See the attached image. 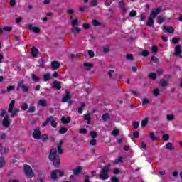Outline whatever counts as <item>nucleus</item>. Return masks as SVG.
I'll return each instance as SVG.
<instances>
[{
	"label": "nucleus",
	"instance_id": "6",
	"mask_svg": "<svg viewBox=\"0 0 182 182\" xmlns=\"http://www.w3.org/2000/svg\"><path fill=\"white\" fill-rule=\"evenodd\" d=\"M2 125L6 129H8V127H9V126H11V122L9 121V116L5 115V117L2 121Z\"/></svg>",
	"mask_w": 182,
	"mask_h": 182
},
{
	"label": "nucleus",
	"instance_id": "46",
	"mask_svg": "<svg viewBox=\"0 0 182 182\" xmlns=\"http://www.w3.org/2000/svg\"><path fill=\"white\" fill-rule=\"evenodd\" d=\"M151 59L154 63H159V58H157L156 56H151Z\"/></svg>",
	"mask_w": 182,
	"mask_h": 182
},
{
	"label": "nucleus",
	"instance_id": "49",
	"mask_svg": "<svg viewBox=\"0 0 182 182\" xmlns=\"http://www.w3.org/2000/svg\"><path fill=\"white\" fill-rule=\"evenodd\" d=\"M123 160V158L122 156H119L118 159L114 161L115 164H119V163H122Z\"/></svg>",
	"mask_w": 182,
	"mask_h": 182
},
{
	"label": "nucleus",
	"instance_id": "43",
	"mask_svg": "<svg viewBox=\"0 0 182 182\" xmlns=\"http://www.w3.org/2000/svg\"><path fill=\"white\" fill-rule=\"evenodd\" d=\"M5 166V159L4 158L0 157V167H4Z\"/></svg>",
	"mask_w": 182,
	"mask_h": 182
},
{
	"label": "nucleus",
	"instance_id": "16",
	"mask_svg": "<svg viewBox=\"0 0 182 182\" xmlns=\"http://www.w3.org/2000/svg\"><path fill=\"white\" fill-rule=\"evenodd\" d=\"M59 66H60L59 62H58V61H52L51 62V68L54 70H56V69H59Z\"/></svg>",
	"mask_w": 182,
	"mask_h": 182
},
{
	"label": "nucleus",
	"instance_id": "19",
	"mask_svg": "<svg viewBox=\"0 0 182 182\" xmlns=\"http://www.w3.org/2000/svg\"><path fill=\"white\" fill-rule=\"evenodd\" d=\"M153 18L149 16L148 17V21L146 23L147 26H149V28H151V26H153V25H154V21H153Z\"/></svg>",
	"mask_w": 182,
	"mask_h": 182
},
{
	"label": "nucleus",
	"instance_id": "30",
	"mask_svg": "<svg viewBox=\"0 0 182 182\" xmlns=\"http://www.w3.org/2000/svg\"><path fill=\"white\" fill-rule=\"evenodd\" d=\"M21 112V109H16L14 111H12L11 112V117H14V116H16V114H18V113H19Z\"/></svg>",
	"mask_w": 182,
	"mask_h": 182
},
{
	"label": "nucleus",
	"instance_id": "26",
	"mask_svg": "<svg viewBox=\"0 0 182 182\" xmlns=\"http://www.w3.org/2000/svg\"><path fill=\"white\" fill-rule=\"evenodd\" d=\"M109 119H110V115L108 113L104 114L102 115V120L104 122H107V120H109Z\"/></svg>",
	"mask_w": 182,
	"mask_h": 182
},
{
	"label": "nucleus",
	"instance_id": "57",
	"mask_svg": "<svg viewBox=\"0 0 182 182\" xmlns=\"http://www.w3.org/2000/svg\"><path fill=\"white\" fill-rule=\"evenodd\" d=\"M109 51H110V48L109 46L103 48V52H105V53H107V52H109Z\"/></svg>",
	"mask_w": 182,
	"mask_h": 182
},
{
	"label": "nucleus",
	"instance_id": "35",
	"mask_svg": "<svg viewBox=\"0 0 182 182\" xmlns=\"http://www.w3.org/2000/svg\"><path fill=\"white\" fill-rule=\"evenodd\" d=\"M137 15V12L134 10H132L129 14V16H130L131 18H133L134 16H136Z\"/></svg>",
	"mask_w": 182,
	"mask_h": 182
},
{
	"label": "nucleus",
	"instance_id": "61",
	"mask_svg": "<svg viewBox=\"0 0 182 182\" xmlns=\"http://www.w3.org/2000/svg\"><path fill=\"white\" fill-rule=\"evenodd\" d=\"M154 95L155 96H159V95H160V90H159V89H155L154 90Z\"/></svg>",
	"mask_w": 182,
	"mask_h": 182
},
{
	"label": "nucleus",
	"instance_id": "11",
	"mask_svg": "<svg viewBox=\"0 0 182 182\" xmlns=\"http://www.w3.org/2000/svg\"><path fill=\"white\" fill-rule=\"evenodd\" d=\"M164 32H165L166 33H173V32H174V28L168 26H164Z\"/></svg>",
	"mask_w": 182,
	"mask_h": 182
},
{
	"label": "nucleus",
	"instance_id": "37",
	"mask_svg": "<svg viewBox=\"0 0 182 182\" xmlns=\"http://www.w3.org/2000/svg\"><path fill=\"white\" fill-rule=\"evenodd\" d=\"M77 23H79V21L77 20V18L73 20L71 23L72 26H77Z\"/></svg>",
	"mask_w": 182,
	"mask_h": 182
},
{
	"label": "nucleus",
	"instance_id": "13",
	"mask_svg": "<svg viewBox=\"0 0 182 182\" xmlns=\"http://www.w3.org/2000/svg\"><path fill=\"white\" fill-rule=\"evenodd\" d=\"M15 107V100H11L10 104L9 105L8 112L9 113H12L14 112V107Z\"/></svg>",
	"mask_w": 182,
	"mask_h": 182
},
{
	"label": "nucleus",
	"instance_id": "25",
	"mask_svg": "<svg viewBox=\"0 0 182 182\" xmlns=\"http://www.w3.org/2000/svg\"><path fill=\"white\" fill-rule=\"evenodd\" d=\"M51 120H53V117H49L47 120L43 123L42 126L43 127H46V126H48V123H49V122H50Z\"/></svg>",
	"mask_w": 182,
	"mask_h": 182
},
{
	"label": "nucleus",
	"instance_id": "44",
	"mask_svg": "<svg viewBox=\"0 0 182 182\" xmlns=\"http://www.w3.org/2000/svg\"><path fill=\"white\" fill-rule=\"evenodd\" d=\"M92 24L94 25V26H100L101 23L97 20H93Z\"/></svg>",
	"mask_w": 182,
	"mask_h": 182
},
{
	"label": "nucleus",
	"instance_id": "33",
	"mask_svg": "<svg viewBox=\"0 0 182 182\" xmlns=\"http://www.w3.org/2000/svg\"><path fill=\"white\" fill-rule=\"evenodd\" d=\"M66 132H68V128H66V127H62L59 130V133H60V134H65V133H66Z\"/></svg>",
	"mask_w": 182,
	"mask_h": 182
},
{
	"label": "nucleus",
	"instance_id": "15",
	"mask_svg": "<svg viewBox=\"0 0 182 182\" xmlns=\"http://www.w3.org/2000/svg\"><path fill=\"white\" fill-rule=\"evenodd\" d=\"M71 32L74 34V35H77V33H80V28H78L77 26H73L71 28Z\"/></svg>",
	"mask_w": 182,
	"mask_h": 182
},
{
	"label": "nucleus",
	"instance_id": "48",
	"mask_svg": "<svg viewBox=\"0 0 182 182\" xmlns=\"http://www.w3.org/2000/svg\"><path fill=\"white\" fill-rule=\"evenodd\" d=\"M150 103V101L147 98H144L142 100V105H149Z\"/></svg>",
	"mask_w": 182,
	"mask_h": 182
},
{
	"label": "nucleus",
	"instance_id": "42",
	"mask_svg": "<svg viewBox=\"0 0 182 182\" xmlns=\"http://www.w3.org/2000/svg\"><path fill=\"white\" fill-rule=\"evenodd\" d=\"M126 6V3H124V1H121L119 2V8L122 9V8H124Z\"/></svg>",
	"mask_w": 182,
	"mask_h": 182
},
{
	"label": "nucleus",
	"instance_id": "53",
	"mask_svg": "<svg viewBox=\"0 0 182 182\" xmlns=\"http://www.w3.org/2000/svg\"><path fill=\"white\" fill-rule=\"evenodd\" d=\"M11 90H15V86L14 85H10L7 87V92H9Z\"/></svg>",
	"mask_w": 182,
	"mask_h": 182
},
{
	"label": "nucleus",
	"instance_id": "18",
	"mask_svg": "<svg viewBox=\"0 0 182 182\" xmlns=\"http://www.w3.org/2000/svg\"><path fill=\"white\" fill-rule=\"evenodd\" d=\"M80 173H82V166H77L73 170L74 176H77L78 174H80Z\"/></svg>",
	"mask_w": 182,
	"mask_h": 182
},
{
	"label": "nucleus",
	"instance_id": "22",
	"mask_svg": "<svg viewBox=\"0 0 182 182\" xmlns=\"http://www.w3.org/2000/svg\"><path fill=\"white\" fill-rule=\"evenodd\" d=\"M166 149H167L168 150H174V146H173V143L171 142H168L166 145H165Z\"/></svg>",
	"mask_w": 182,
	"mask_h": 182
},
{
	"label": "nucleus",
	"instance_id": "64",
	"mask_svg": "<svg viewBox=\"0 0 182 182\" xmlns=\"http://www.w3.org/2000/svg\"><path fill=\"white\" fill-rule=\"evenodd\" d=\"M127 59H128L129 60H133V55L132 54L127 55Z\"/></svg>",
	"mask_w": 182,
	"mask_h": 182
},
{
	"label": "nucleus",
	"instance_id": "28",
	"mask_svg": "<svg viewBox=\"0 0 182 182\" xmlns=\"http://www.w3.org/2000/svg\"><path fill=\"white\" fill-rule=\"evenodd\" d=\"M149 76L150 79H152V80H156V79H157V75L154 73H150Z\"/></svg>",
	"mask_w": 182,
	"mask_h": 182
},
{
	"label": "nucleus",
	"instance_id": "8",
	"mask_svg": "<svg viewBox=\"0 0 182 182\" xmlns=\"http://www.w3.org/2000/svg\"><path fill=\"white\" fill-rule=\"evenodd\" d=\"M28 29H29V31H32L34 33H39L41 32V29L38 28V27H35L32 24L28 25Z\"/></svg>",
	"mask_w": 182,
	"mask_h": 182
},
{
	"label": "nucleus",
	"instance_id": "29",
	"mask_svg": "<svg viewBox=\"0 0 182 182\" xmlns=\"http://www.w3.org/2000/svg\"><path fill=\"white\" fill-rule=\"evenodd\" d=\"M147 123H149V119L147 118L142 120L141 122V127H146V126H147Z\"/></svg>",
	"mask_w": 182,
	"mask_h": 182
},
{
	"label": "nucleus",
	"instance_id": "20",
	"mask_svg": "<svg viewBox=\"0 0 182 182\" xmlns=\"http://www.w3.org/2000/svg\"><path fill=\"white\" fill-rule=\"evenodd\" d=\"M53 87L55 89H58V90H60L62 89V86H60V82L55 81L53 83Z\"/></svg>",
	"mask_w": 182,
	"mask_h": 182
},
{
	"label": "nucleus",
	"instance_id": "41",
	"mask_svg": "<svg viewBox=\"0 0 182 182\" xmlns=\"http://www.w3.org/2000/svg\"><path fill=\"white\" fill-rule=\"evenodd\" d=\"M163 140H164L165 141H167V140H168V139H170V136L167 134H164L162 136Z\"/></svg>",
	"mask_w": 182,
	"mask_h": 182
},
{
	"label": "nucleus",
	"instance_id": "40",
	"mask_svg": "<svg viewBox=\"0 0 182 182\" xmlns=\"http://www.w3.org/2000/svg\"><path fill=\"white\" fill-rule=\"evenodd\" d=\"M31 77L33 82H39V77H38V76H36V75L33 74Z\"/></svg>",
	"mask_w": 182,
	"mask_h": 182
},
{
	"label": "nucleus",
	"instance_id": "51",
	"mask_svg": "<svg viewBox=\"0 0 182 182\" xmlns=\"http://www.w3.org/2000/svg\"><path fill=\"white\" fill-rule=\"evenodd\" d=\"M48 134H44L43 136H41L40 139H41L43 141H45V140H48Z\"/></svg>",
	"mask_w": 182,
	"mask_h": 182
},
{
	"label": "nucleus",
	"instance_id": "3",
	"mask_svg": "<svg viewBox=\"0 0 182 182\" xmlns=\"http://www.w3.org/2000/svg\"><path fill=\"white\" fill-rule=\"evenodd\" d=\"M24 173L26 177H28V178H32V177H33L34 176L32 168H31V166L28 165L24 166Z\"/></svg>",
	"mask_w": 182,
	"mask_h": 182
},
{
	"label": "nucleus",
	"instance_id": "24",
	"mask_svg": "<svg viewBox=\"0 0 182 182\" xmlns=\"http://www.w3.org/2000/svg\"><path fill=\"white\" fill-rule=\"evenodd\" d=\"M38 53H39V50H38V48L33 47L31 49V54L33 56H36V55H38Z\"/></svg>",
	"mask_w": 182,
	"mask_h": 182
},
{
	"label": "nucleus",
	"instance_id": "58",
	"mask_svg": "<svg viewBox=\"0 0 182 182\" xmlns=\"http://www.w3.org/2000/svg\"><path fill=\"white\" fill-rule=\"evenodd\" d=\"M139 126H140V124L137 122H134L133 127L134 129H139Z\"/></svg>",
	"mask_w": 182,
	"mask_h": 182
},
{
	"label": "nucleus",
	"instance_id": "1",
	"mask_svg": "<svg viewBox=\"0 0 182 182\" xmlns=\"http://www.w3.org/2000/svg\"><path fill=\"white\" fill-rule=\"evenodd\" d=\"M56 153H58V149H56V148H53L49 154V160L53 162L55 167H59L60 159Z\"/></svg>",
	"mask_w": 182,
	"mask_h": 182
},
{
	"label": "nucleus",
	"instance_id": "63",
	"mask_svg": "<svg viewBox=\"0 0 182 182\" xmlns=\"http://www.w3.org/2000/svg\"><path fill=\"white\" fill-rule=\"evenodd\" d=\"M164 20L161 18V16H158V23H163Z\"/></svg>",
	"mask_w": 182,
	"mask_h": 182
},
{
	"label": "nucleus",
	"instance_id": "39",
	"mask_svg": "<svg viewBox=\"0 0 182 182\" xmlns=\"http://www.w3.org/2000/svg\"><path fill=\"white\" fill-rule=\"evenodd\" d=\"M149 53H150L149 50H144L141 53V55L144 57L149 56Z\"/></svg>",
	"mask_w": 182,
	"mask_h": 182
},
{
	"label": "nucleus",
	"instance_id": "62",
	"mask_svg": "<svg viewBox=\"0 0 182 182\" xmlns=\"http://www.w3.org/2000/svg\"><path fill=\"white\" fill-rule=\"evenodd\" d=\"M111 181L112 182H119V178H117V177L114 176L111 178Z\"/></svg>",
	"mask_w": 182,
	"mask_h": 182
},
{
	"label": "nucleus",
	"instance_id": "47",
	"mask_svg": "<svg viewBox=\"0 0 182 182\" xmlns=\"http://www.w3.org/2000/svg\"><path fill=\"white\" fill-rule=\"evenodd\" d=\"M88 55H89L90 58H95V52H93L91 50H88Z\"/></svg>",
	"mask_w": 182,
	"mask_h": 182
},
{
	"label": "nucleus",
	"instance_id": "52",
	"mask_svg": "<svg viewBox=\"0 0 182 182\" xmlns=\"http://www.w3.org/2000/svg\"><path fill=\"white\" fill-rule=\"evenodd\" d=\"M149 137L151 139V140H156V135H154V132H151L150 134H149Z\"/></svg>",
	"mask_w": 182,
	"mask_h": 182
},
{
	"label": "nucleus",
	"instance_id": "31",
	"mask_svg": "<svg viewBox=\"0 0 182 182\" xmlns=\"http://www.w3.org/2000/svg\"><path fill=\"white\" fill-rule=\"evenodd\" d=\"M85 120H87V124H90V114H87L84 115Z\"/></svg>",
	"mask_w": 182,
	"mask_h": 182
},
{
	"label": "nucleus",
	"instance_id": "9",
	"mask_svg": "<svg viewBox=\"0 0 182 182\" xmlns=\"http://www.w3.org/2000/svg\"><path fill=\"white\" fill-rule=\"evenodd\" d=\"M41 136H42V134L41 133V130L39 129H34V132H33V139H41Z\"/></svg>",
	"mask_w": 182,
	"mask_h": 182
},
{
	"label": "nucleus",
	"instance_id": "34",
	"mask_svg": "<svg viewBox=\"0 0 182 182\" xmlns=\"http://www.w3.org/2000/svg\"><path fill=\"white\" fill-rule=\"evenodd\" d=\"M51 122V126L52 127L56 128L58 126V123H56V121H55V118H53V119H51L50 121Z\"/></svg>",
	"mask_w": 182,
	"mask_h": 182
},
{
	"label": "nucleus",
	"instance_id": "23",
	"mask_svg": "<svg viewBox=\"0 0 182 182\" xmlns=\"http://www.w3.org/2000/svg\"><path fill=\"white\" fill-rule=\"evenodd\" d=\"M70 94L69 92H66V95L63 97L62 102H66L68 100H70Z\"/></svg>",
	"mask_w": 182,
	"mask_h": 182
},
{
	"label": "nucleus",
	"instance_id": "60",
	"mask_svg": "<svg viewBox=\"0 0 182 182\" xmlns=\"http://www.w3.org/2000/svg\"><path fill=\"white\" fill-rule=\"evenodd\" d=\"M21 110H28V104H23L22 106H21Z\"/></svg>",
	"mask_w": 182,
	"mask_h": 182
},
{
	"label": "nucleus",
	"instance_id": "36",
	"mask_svg": "<svg viewBox=\"0 0 182 182\" xmlns=\"http://www.w3.org/2000/svg\"><path fill=\"white\" fill-rule=\"evenodd\" d=\"M160 85H161L163 87H164V86H167V85H168V82L167 81L164 80H161L160 81Z\"/></svg>",
	"mask_w": 182,
	"mask_h": 182
},
{
	"label": "nucleus",
	"instance_id": "50",
	"mask_svg": "<svg viewBox=\"0 0 182 182\" xmlns=\"http://www.w3.org/2000/svg\"><path fill=\"white\" fill-rule=\"evenodd\" d=\"M112 134H113V136H119V129H114L112 131Z\"/></svg>",
	"mask_w": 182,
	"mask_h": 182
},
{
	"label": "nucleus",
	"instance_id": "32",
	"mask_svg": "<svg viewBox=\"0 0 182 182\" xmlns=\"http://www.w3.org/2000/svg\"><path fill=\"white\" fill-rule=\"evenodd\" d=\"M50 79V74H44L43 75V81L44 82H48Z\"/></svg>",
	"mask_w": 182,
	"mask_h": 182
},
{
	"label": "nucleus",
	"instance_id": "56",
	"mask_svg": "<svg viewBox=\"0 0 182 182\" xmlns=\"http://www.w3.org/2000/svg\"><path fill=\"white\" fill-rule=\"evenodd\" d=\"M96 143H97V141L95 139H91L90 141V144L91 146H95Z\"/></svg>",
	"mask_w": 182,
	"mask_h": 182
},
{
	"label": "nucleus",
	"instance_id": "5",
	"mask_svg": "<svg viewBox=\"0 0 182 182\" xmlns=\"http://www.w3.org/2000/svg\"><path fill=\"white\" fill-rule=\"evenodd\" d=\"M18 89H21V90H23V92H25L26 93H28V92H29V86L25 85V82L23 81H20L18 82Z\"/></svg>",
	"mask_w": 182,
	"mask_h": 182
},
{
	"label": "nucleus",
	"instance_id": "14",
	"mask_svg": "<svg viewBox=\"0 0 182 182\" xmlns=\"http://www.w3.org/2000/svg\"><path fill=\"white\" fill-rule=\"evenodd\" d=\"M175 55L176 56H179V58H181V46H177L175 48Z\"/></svg>",
	"mask_w": 182,
	"mask_h": 182
},
{
	"label": "nucleus",
	"instance_id": "2",
	"mask_svg": "<svg viewBox=\"0 0 182 182\" xmlns=\"http://www.w3.org/2000/svg\"><path fill=\"white\" fill-rule=\"evenodd\" d=\"M110 166H105L102 169L101 174L99 175L100 180H107L109 178V168Z\"/></svg>",
	"mask_w": 182,
	"mask_h": 182
},
{
	"label": "nucleus",
	"instance_id": "4",
	"mask_svg": "<svg viewBox=\"0 0 182 182\" xmlns=\"http://www.w3.org/2000/svg\"><path fill=\"white\" fill-rule=\"evenodd\" d=\"M58 174H59L60 177H62L65 174V172H63V171H60L59 169L53 171L51 172L52 180H56V178H58Z\"/></svg>",
	"mask_w": 182,
	"mask_h": 182
},
{
	"label": "nucleus",
	"instance_id": "38",
	"mask_svg": "<svg viewBox=\"0 0 182 182\" xmlns=\"http://www.w3.org/2000/svg\"><path fill=\"white\" fill-rule=\"evenodd\" d=\"M90 6H96V5H97V0H92L90 2Z\"/></svg>",
	"mask_w": 182,
	"mask_h": 182
},
{
	"label": "nucleus",
	"instance_id": "12",
	"mask_svg": "<svg viewBox=\"0 0 182 182\" xmlns=\"http://www.w3.org/2000/svg\"><path fill=\"white\" fill-rule=\"evenodd\" d=\"M83 66L85 70L89 71L92 68H93V66H95V65L92 63H85Z\"/></svg>",
	"mask_w": 182,
	"mask_h": 182
},
{
	"label": "nucleus",
	"instance_id": "55",
	"mask_svg": "<svg viewBox=\"0 0 182 182\" xmlns=\"http://www.w3.org/2000/svg\"><path fill=\"white\" fill-rule=\"evenodd\" d=\"M90 136L92 137V139H96L97 134H96V132H91Z\"/></svg>",
	"mask_w": 182,
	"mask_h": 182
},
{
	"label": "nucleus",
	"instance_id": "45",
	"mask_svg": "<svg viewBox=\"0 0 182 182\" xmlns=\"http://www.w3.org/2000/svg\"><path fill=\"white\" fill-rule=\"evenodd\" d=\"M79 133L80 134H86V133H87V129H80L79 130Z\"/></svg>",
	"mask_w": 182,
	"mask_h": 182
},
{
	"label": "nucleus",
	"instance_id": "54",
	"mask_svg": "<svg viewBox=\"0 0 182 182\" xmlns=\"http://www.w3.org/2000/svg\"><path fill=\"white\" fill-rule=\"evenodd\" d=\"M28 112L29 113H33V112H35V107L33 106L30 107L28 109Z\"/></svg>",
	"mask_w": 182,
	"mask_h": 182
},
{
	"label": "nucleus",
	"instance_id": "10",
	"mask_svg": "<svg viewBox=\"0 0 182 182\" xmlns=\"http://www.w3.org/2000/svg\"><path fill=\"white\" fill-rule=\"evenodd\" d=\"M63 145V140L60 139L59 142L57 144V151L60 154H62L63 151H62V146Z\"/></svg>",
	"mask_w": 182,
	"mask_h": 182
},
{
	"label": "nucleus",
	"instance_id": "7",
	"mask_svg": "<svg viewBox=\"0 0 182 182\" xmlns=\"http://www.w3.org/2000/svg\"><path fill=\"white\" fill-rule=\"evenodd\" d=\"M160 12H161V8L153 9L149 16L154 19Z\"/></svg>",
	"mask_w": 182,
	"mask_h": 182
},
{
	"label": "nucleus",
	"instance_id": "27",
	"mask_svg": "<svg viewBox=\"0 0 182 182\" xmlns=\"http://www.w3.org/2000/svg\"><path fill=\"white\" fill-rule=\"evenodd\" d=\"M174 119H176V117L173 114H168L166 116V119L168 120V122H171L174 120Z\"/></svg>",
	"mask_w": 182,
	"mask_h": 182
},
{
	"label": "nucleus",
	"instance_id": "21",
	"mask_svg": "<svg viewBox=\"0 0 182 182\" xmlns=\"http://www.w3.org/2000/svg\"><path fill=\"white\" fill-rule=\"evenodd\" d=\"M70 117H61V122L62 123H63L64 124H68V123H70Z\"/></svg>",
	"mask_w": 182,
	"mask_h": 182
},
{
	"label": "nucleus",
	"instance_id": "17",
	"mask_svg": "<svg viewBox=\"0 0 182 182\" xmlns=\"http://www.w3.org/2000/svg\"><path fill=\"white\" fill-rule=\"evenodd\" d=\"M39 106H41L42 107H46L48 106V102H46V100L45 99H41L38 101Z\"/></svg>",
	"mask_w": 182,
	"mask_h": 182
},
{
	"label": "nucleus",
	"instance_id": "59",
	"mask_svg": "<svg viewBox=\"0 0 182 182\" xmlns=\"http://www.w3.org/2000/svg\"><path fill=\"white\" fill-rule=\"evenodd\" d=\"M3 31H6V32H11V31H12V28L9 26L4 27L3 28Z\"/></svg>",
	"mask_w": 182,
	"mask_h": 182
}]
</instances>
